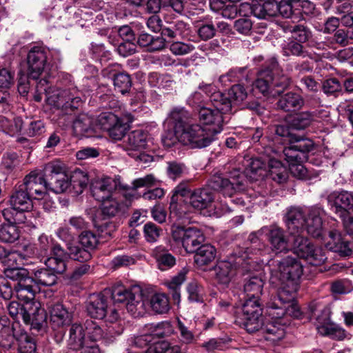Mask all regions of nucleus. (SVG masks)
Here are the masks:
<instances>
[{
	"mask_svg": "<svg viewBox=\"0 0 353 353\" xmlns=\"http://www.w3.org/2000/svg\"><path fill=\"white\" fill-rule=\"evenodd\" d=\"M268 267L270 282L277 288L275 296L267 303L268 314L272 319L299 316L301 312L295 299L303 274L302 264L298 259L287 256L280 261H270Z\"/></svg>",
	"mask_w": 353,
	"mask_h": 353,
	"instance_id": "obj_1",
	"label": "nucleus"
},
{
	"mask_svg": "<svg viewBox=\"0 0 353 353\" xmlns=\"http://www.w3.org/2000/svg\"><path fill=\"white\" fill-rule=\"evenodd\" d=\"M87 341L83 326L80 323H73L69 330L68 347L72 350H77Z\"/></svg>",
	"mask_w": 353,
	"mask_h": 353,
	"instance_id": "obj_30",
	"label": "nucleus"
},
{
	"mask_svg": "<svg viewBox=\"0 0 353 353\" xmlns=\"http://www.w3.org/2000/svg\"><path fill=\"white\" fill-rule=\"evenodd\" d=\"M152 256L155 259L158 268L161 271L168 270L176 265V258L163 245L157 246L152 250Z\"/></svg>",
	"mask_w": 353,
	"mask_h": 353,
	"instance_id": "obj_28",
	"label": "nucleus"
},
{
	"mask_svg": "<svg viewBox=\"0 0 353 353\" xmlns=\"http://www.w3.org/2000/svg\"><path fill=\"white\" fill-rule=\"evenodd\" d=\"M150 305L154 312L164 314L169 311L170 302L168 297L164 293H156L150 299Z\"/></svg>",
	"mask_w": 353,
	"mask_h": 353,
	"instance_id": "obj_47",
	"label": "nucleus"
},
{
	"mask_svg": "<svg viewBox=\"0 0 353 353\" xmlns=\"http://www.w3.org/2000/svg\"><path fill=\"white\" fill-rule=\"evenodd\" d=\"M245 172L250 181H257L265 175V164L259 159H252Z\"/></svg>",
	"mask_w": 353,
	"mask_h": 353,
	"instance_id": "obj_48",
	"label": "nucleus"
},
{
	"mask_svg": "<svg viewBox=\"0 0 353 353\" xmlns=\"http://www.w3.org/2000/svg\"><path fill=\"white\" fill-rule=\"evenodd\" d=\"M261 306L260 299L247 297L242 305L236 308V319L252 315H262Z\"/></svg>",
	"mask_w": 353,
	"mask_h": 353,
	"instance_id": "obj_35",
	"label": "nucleus"
},
{
	"mask_svg": "<svg viewBox=\"0 0 353 353\" xmlns=\"http://www.w3.org/2000/svg\"><path fill=\"white\" fill-rule=\"evenodd\" d=\"M111 296L114 303H123L128 312L139 316L145 312V302L142 288L139 285L125 288L117 285L105 289L102 293L89 296L86 310L92 318L103 319L107 315L108 298Z\"/></svg>",
	"mask_w": 353,
	"mask_h": 353,
	"instance_id": "obj_2",
	"label": "nucleus"
},
{
	"mask_svg": "<svg viewBox=\"0 0 353 353\" xmlns=\"http://www.w3.org/2000/svg\"><path fill=\"white\" fill-rule=\"evenodd\" d=\"M188 299L191 302H203V290L202 287L196 281L190 282L186 287Z\"/></svg>",
	"mask_w": 353,
	"mask_h": 353,
	"instance_id": "obj_58",
	"label": "nucleus"
},
{
	"mask_svg": "<svg viewBox=\"0 0 353 353\" xmlns=\"http://www.w3.org/2000/svg\"><path fill=\"white\" fill-rule=\"evenodd\" d=\"M305 103L303 97L294 92H288L280 97L276 103L277 108L285 112L300 110Z\"/></svg>",
	"mask_w": 353,
	"mask_h": 353,
	"instance_id": "obj_25",
	"label": "nucleus"
},
{
	"mask_svg": "<svg viewBox=\"0 0 353 353\" xmlns=\"http://www.w3.org/2000/svg\"><path fill=\"white\" fill-rule=\"evenodd\" d=\"M48 54V50L41 46H34L29 50L26 56L29 78H39L46 66Z\"/></svg>",
	"mask_w": 353,
	"mask_h": 353,
	"instance_id": "obj_12",
	"label": "nucleus"
},
{
	"mask_svg": "<svg viewBox=\"0 0 353 353\" xmlns=\"http://www.w3.org/2000/svg\"><path fill=\"white\" fill-rule=\"evenodd\" d=\"M99 243V237L93 232L85 230L79 236V243L92 253L97 249Z\"/></svg>",
	"mask_w": 353,
	"mask_h": 353,
	"instance_id": "obj_52",
	"label": "nucleus"
},
{
	"mask_svg": "<svg viewBox=\"0 0 353 353\" xmlns=\"http://www.w3.org/2000/svg\"><path fill=\"white\" fill-rule=\"evenodd\" d=\"M299 10L296 8L295 4H293L290 0H281L279 2L276 1V16L280 15L283 18L290 19L294 15H297V10Z\"/></svg>",
	"mask_w": 353,
	"mask_h": 353,
	"instance_id": "obj_53",
	"label": "nucleus"
},
{
	"mask_svg": "<svg viewBox=\"0 0 353 353\" xmlns=\"http://www.w3.org/2000/svg\"><path fill=\"white\" fill-rule=\"evenodd\" d=\"M307 210L300 208H292L288 211L285 221L290 235L303 232L305 221L307 219Z\"/></svg>",
	"mask_w": 353,
	"mask_h": 353,
	"instance_id": "obj_21",
	"label": "nucleus"
},
{
	"mask_svg": "<svg viewBox=\"0 0 353 353\" xmlns=\"http://www.w3.org/2000/svg\"><path fill=\"white\" fill-rule=\"evenodd\" d=\"M326 248L341 256H350L353 252V243L343 237L337 230H331L325 243Z\"/></svg>",
	"mask_w": 353,
	"mask_h": 353,
	"instance_id": "obj_17",
	"label": "nucleus"
},
{
	"mask_svg": "<svg viewBox=\"0 0 353 353\" xmlns=\"http://www.w3.org/2000/svg\"><path fill=\"white\" fill-rule=\"evenodd\" d=\"M332 210L340 217H345L353 211V192L348 191L334 192L327 196Z\"/></svg>",
	"mask_w": 353,
	"mask_h": 353,
	"instance_id": "obj_14",
	"label": "nucleus"
},
{
	"mask_svg": "<svg viewBox=\"0 0 353 353\" xmlns=\"http://www.w3.org/2000/svg\"><path fill=\"white\" fill-rule=\"evenodd\" d=\"M0 125L6 133L13 136L21 132L23 126V121L20 117L10 120L4 117H0Z\"/></svg>",
	"mask_w": 353,
	"mask_h": 353,
	"instance_id": "obj_50",
	"label": "nucleus"
},
{
	"mask_svg": "<svg viewBox=\"0 0 353 353\" xmlns=\"http://www.w3.org/2000/svg\"><path fill=\"white\" fill-rule=\"evenodd\" d=\"M271 79H272V74L270 70H262L259 77L254 83V89L257 90L264 96L272 95L274 92Z\"/></svg>",
	"mask_w": 353,
	"mask_h": 353,
	"instance_id": "obj_42",
	"label": "nucleus"
},
{
	"mask_svg": "<svg viewBox=\"0 0 353 353\" xmlns=\"http://www.w3.org/2000/svg\"><path fill=\"white\" fill-rule=\"evenodd\" d=\"M292 237V245L294 252L300 258L304 259L310 253L314 245L302 233L290 235Z\"/></svg>",
	"mask_w": 353,
	"mask_h": 353,
	"instance_id": "obj_38",
	"label": "nucleus"
},
{
	"mask_svg": "<svg viewBox=\"0 0 353 353\" xmlns=\"http://www.w3.org/2000/svg\"><path fill=\"white\" fill-rule=\"evenodd\" d=\"M283 50L284 54L286 56L293 55L303 58L309 57L311 59V54L305 50L301 43L298 41H290L284 46Z\"/></svg>",
	"mask_w": 353,
	"mask_h": 353,
	"instance_id": "obj_54",
	"label": "nucleus"
},
{
	"mask_svg": "<svg viewBox=\"0 0 353 353\" xmlns=\"http://www.w3.org/2000/svg\"><path fill=\"white\" fill-rule=\"evenodd\" d=\"M18 350L19 353H37L35 341L26 333L21 334L19 339Z\"/></svg>",
	"mask_w": 353,
	"mask_h": 353,
	"instance_id": "obj_61",
	"label": "nucleus"
},
{
	"mask_svg": "<svg viewBox=\"0 0 353 353\" xmlns=\"http://www.w3.org/2000/svg\"><path fill=\"white\" fill-rule=\"evenodd\" d=\"M174 327L169 321H163L154 325L152 330V338H164L174 333Z\"/></svg>",
	"mask_w": 353,
	"mask_h": 353,
	"instance_id": "obj_59",
	"label": "nucleus"
},
{
	"mask_svg": "<svg viewBox=\"0 0 353 353\" xmlns=\"http://www.w3.org/2000/svg\"><path fill=\"white\" fill-rule=\"evenodd\" d=\"M277 65V63L275 61L272 62V68L270 72H272V79H271V83L272 86L273 92L272 96L276 94L281 93L285 88H287L290 84V79L285 74H276L275 68Z\"/></svg>",
	"mask_w": 353,
	"mask_h": 353,
	"instance_id": "obj_43",
	"label": "nucleus"
},
{
	"mask_svg": "<svg viewBox=\"0 0 353 353\" xmlns=\"http://www.w3.org/2000/svg\"><path fill=\"white\" fill-rule=\"evenodd\" d=\"M185 115L181 125H177V132L180 134L181 142L192 148H203L208 146L214 140V135L219 133L215 128L202 127L199 124L190 123L189 114L183 108H179Z\"/></svg>",
	"mask_w": 353,
	"mask_h": 353,
	"instance_id": "obj_4",
	"label": "nucleus"
},
{
	"mask_svg": "<svg viewBox=\"0 0 353 353\" xmlns=\"http://www.w3.org/2000/svg\"><path fill=\"white\" fill-rule=\"evenodd\" d=\"M73 122L74 132L79 136L90 137L94 132L92 118L86 114H80Z\"/></svg>",
	"mask_w": 353,
	"mask_h": 353,
	"instance_id": "obj_37",
	"label": "nucleus"
},
{
	"mask_svg": "<svg viewBox=\"0 0 353 353\" xmlns=\"http://www.w3.org/2000/svg\"><path fill=\"white\" fill-rule=\"evenodd\" d=\"M19 237V231L16 225L3 224L0 227V241L13 243Z\"/></svg>",
	"mask_w": 353,
	"mask_h": 353,
	"instance_id": "obj_51",
	"label": "nucleus"
},
{
	"mask_svg": "<svg viewBox=\"0 0 353 353\" xmlns=\"http://www.w3.org/2000/svg\"><path fill=\"white\" fill-rule=\"evenodd\" d=\"M188 272V270L187 268H183L176 275L165 283L174 301L176 304H179L180 303L181 287L186 280Z\"/></svg>",
	"mask_w": 353,
	"mask_h": 353,
	"instance_id": "obj_34",
	"label": "nucleus"
},
{
	"mask_svg": "<svg viewBox=\"0 0 353 353\" xmlns=\"http://www.w3.org/2000/svg\"><path fill=\"white\" fill-rule=\"evenodd\" d=\"M342 90V85L336 78H330L323 82L322 90L328 97H337Z\"/></svg>",
	"mask_w": 353,
	"mask_h": 353,
	"instance_id": "obj_55",
	"label": "nucleus"
},
{
	"mask_svg": "<svg viewBox=\"0 0 353 353\" xmlns=\"http://www.w3.org/2000/svg\"><path fill=\"white\" fill-rule=\"evenodd\" d=\"M245 11H250L255 17L259 19L268 20L276 17V1L268 0L263 3H241L239 5V14L241 15Z\"/></svg>",
	"mask_w": 353,
	"mask_h": 353,
	"instance_id": "obj_15",
	"label": "nucleus"
},
{
	"mask_svg": "<svg viewBox=\"0 0 353 353\" xmlns=\"http://www.w3.org/2000/svg\"><path fill=\"white\" fill-rule=\"evenodd\" d=\"M50 321L54 328L70 325L72 321V312L62 303L53 304L50 309Z\"/></svg>",
	"mask_w": 353,
	"mask_h": 353,
	"instance_id": "obj_23",
	"label": "nucleus"
},
{
	"mask_svg": "<svg viewBox=\"0 0 353 353\" xmlns=\"http://www.w3.org/2000/svg\"><path fill=\"white\" fill-rule=\"evenodd\" d=\"M29 272L32 283L37 285L52 286L57 283V276L47 267L46 268L33 269Z\"/></svg>",
	"mask_w": 353,
	"mask_h": 353,
	"instance_id": "obj_31",
	"label": "nucleus"
},
{
	"mask_svg": "<svg viewBox=\"0 0 353 353\" xmlns=\"http://www.w3.org/2000/svg\"><path fill=\"white\" fill-rule=\"evenodd\" d=\"M162 232V228L152 222H148L143 226V234L147 242H157Z\"/></svg>",
	"mask_w": 353,
	"mask_h": 353,
	"instance_id": "obj_57",
	"label": "nucleus"
},
{
	"mask_svg": "<svg viewBox=\"0 0 353 353\" xmlns=\"http://www.w3.org/2000/svg\"><path fill=\"white\" fill-rule=\"evenodd\" d=\"M236 322L243 326L248 333L259 332L264 323L262 315L236 318Z\"/></svg>",
	"mask_w": 353,
	"mask_h": 353,
	"instance_id": "obj_44",
	"label": "nucleus"
},
{
	"mask_svg": "<svg viewBox=\"0 0 353 353\" xmlns=\"http://www.w3.org/2000/svg\"><path fill=\"white\" fill-rule=\"evenodd\" d=\"M266 235L270 249L275 254L286 252L290 250L288 239L281 228L271 225Z\"/></svg>",
	"mask_w": 353,
	"mask_h": 353,
	"instance_id": "obj_18",
	"label": "nucleus"
},
{
	"mask_svg": "<svg viewBox=\"0 0 353 353\" xmlns=\"http://www.w3.org/2000/svg\"><path fill=\"white\" fill-rule=\"evenodd\" d=\"M194 262L199 266L209 264L216 257V248L211 244H201L194 252Z\"/></svg>",
	"mask_w": 353,
	"mask_h": 353,
	"instance_id": "obj_39",
	"label": "nucleus"
},
{
	"mask_svg": "<svg viewBox=\"0 0 353 353\" xmlns=\"http://www.w3.org/2000/svg\"><path fill=\"white\" fill-rule=\"evenodd\" d=\"M32 199L26 190L19 185V189L11 196L10 203L11 206L23 212L32 209Z\"/></svg>",
	"mask_w": 353,
	"mask_h": 353,
	"instance_id": "obj_32",
	"label": "nucleus"
},
{
	"mask_svg": "<svg viewBox=\"0 0 353 353\" xmlns=\"http://www.w3.org/2000/svg\"><path fill=\"white\" fill-rule=\"evenodd\" d=\"M210 6L213 11L225 19H234L239 12V8L230 3L226 4L223 0H210Z\"/></svg>",
	"mask_w": 353,
	"mask_h": 353,
	"instance_id": "obj_40",
	"label": "nucleus"
},
{
	"mask_svg": "<svg viewBox=\"0 0 353 353\" xmlns=\"http://www.w3.org/2000/svg\"><path fill=\"white\" fill-rule=\"evenodd\" d=\"M81 92L72 87L67 89L51 88L48 92V103L57 110L56 121L60 126L72 123V114L83 105Z\"/></svg>",
	"mask_w": 353,
	"mask_h": 353,
	"instance_id": "obj_3",
	"label": "nucleus"
},
{
	"mask_svg": "<svg viewBox=\"0 0 353 353\" xmlns=\"http://www.w3.org/2000/svg\"><path fill=\"white\" fill-rule=\"evenodd\" d=\"M243 269L241 257L219 261L214 267L215 279L219 284L228 286L234 276Z\"/></svg>",
	"mask_w": 353,
	"mask_h": 353,
	"instance_id": "obj_10",
	"label": "nucleus"
},
{
	"mask_svg": "<svg viewBox=\"0 0 353 353\" xmlns=\"http://www.w3.org/2000/svg\"><path fill=\"white\" fill-rule=\"evenodd\" d=\"M324 212L319 208H312L307 210V219L304 227L307 233L315 239H321L323 233L322 217Z\"/></svg>",
	"mask_w": 353,
	"mask_h": 353,
	"instance_id": "obj_16",
	"label": "nucleus"
},
{
	"mask_svg": "<svg viewBox=\"0 0 353 353\" xmlns=\"http://www.w3.org/2000/svg\"><path fill=\"white\" fill-rule=\"evenodd\" d=\"M266 340L276 341L285 336L284 326L276 321L267 320L259 332Z\"/></svg>",
	"mask_w": 353,
	"mask_h": 353,
	"instance_id": "obj_29",
	"label": "nucleus"
},
{
	"mask_svg": "<svg viewBox=\"0 0 353 353\" xmlns=\"http://www.w3.org/2000/svg\"><path fill=\"white\" fill-rule=\"evenodd\" d=\"M21 186L33 199H40L48 189L47 178L37 171H32L26 175Z\"/></svg>",
	"mask_w": 353,
	"mask_h": 353,
	"instance_id": "obj_13",
	"label": "nucleus"
},
{
	"mask_svg": "<svg viewBox=\"0 0 353 353\" xmlns=\"http://www.w3.org/2000/svg\"><path fill=\"white\" fill-rule=\"evenodd\" d=\"M113 83L115 90H117L122 94L129 92L132 87L131 77L125 72H119L114 74Z\"/></svg>",
	"mask_w": 353,
	"mask_h": 353,
	"instance_id": "obj_49",
	"label": "nucleus"
},
{
	"mask_svg": "<svg viewBox=\"0 0 353 353\" xmlns=\"http://www.w3.org/2000/svg\"><path fill=\"white\" fill-rule=\"evenodd\" d=\"M5 274L7 277L17 281L14 287L17 299L24 301L27 305H32L30 302L34 300L36 291L32 286L29 271L24 268H13L6 270Z\"/></svg>",
	"mask_w": 353,
	"mask_h": 353,
	"instance_id": "obj_5",
	"label": "nucleus"
},
{
	"mask_svg": "<svg viewBox=\"0 0 353 353\" xmlns=\"http://www.w3.org/2000/svg\"><path fill=\"white\" fill-rule=\"evenodd\" d=\"M67 252L60 245H56L52 250V256L48 257L44 263L54 274H63L67 268Z\"/></svg>",
	"mask_w": 353,
	"mask_h": 353,
	"instance_id": "obj_22",
	"label": "nucleus"
},
{
	"mask_svg": "<svg viewBox=\"0 0 353 353\" xmlns=\"http://www.w3.org/2000/svg\"><path fill=\"white\" fill-rule=\"evenodd\" d=\"M172 237L176 243H181L187 252L194 253L204 242L202 231L196 227L174 226Z\"/></svg>",
	"mask_w": 353,
	"mask_h": 353,
	"instance_id": "obj_7",
	"label": "nucleus"
},
{
	"mask_svg": "<svg viewBox=\"0 0 353 353\" xmlns=\"http://www.w3.org/2000/svg\"><path fill=\"white\" fill-rule=\"evenodd\" d=\"M230 183L234 186L235 192L244 189L245 184L248 179L246 172H241L239 169H233L229 173Z\"/></svg>",
	"mask_w": 353,
	"mask_h": 353,
	"instance_id": "obj_56",
	"label": "nucleus"
},
{
	"mask_svg": "<svg viewBox=\"0 0 353 353\" xmlns=\"http://www.w3.org/2000/svg\"><path fill=\"white\" fill-rule=\"evenodd\" d=\"M268 176L277 183L286 182L288 171L282 162L276 159H270L268 162Z\"/></svg>",
	"mask_w": 353,
	"mask_h": 353,
	"instance_id": "obj_33",
	"label": "nucleus"
},
{
	"mask_svg": "<svg viewBox=\"0 0 353 353\" xmlns=\"http://www.w3.org/2000/svg\"><path fill=\"white\" fill-rule=\"evenodd\" d=\"M147 135L142 130H134L128 134L123 142V149L136 160L145 161L149 157L144 153L147 145Z\"/></svg>",
	"mask_w": 353,
	"mask_h": 353,
	"instance_id": "obj_11",
	"label": "nucleus"
},
{
	"mask_svg": "<svg viewBox=\"0 0 353 353\" xmlns=\"http://www.w3.org/2000/svg\"><path fill=\"white\" fill-rule=\"evenodd\" d=\"M208 188L220 192L225 196L232 197L236 192L230 180L224 178L221 174L212 175L208 182Z\"/></svg>",
	"mask_w": 353,
	"mask_h": 353,
	"instance_id": "obj_26",
	"label": "nucleus"
},
{
	"mask_svg": "<svg viewBox=\"0 0 353 353\" xmlns=\"http://www.w3.org/2000/svg\"><path fill=\"white\" fill-rule=\"evenodd\" d=\"M199 118L203 124L206 125H213L210 128H215L221 130V125L223 122V119L221 113L216 109H211L210 108L201 107L199 110Z\"/></svg>",
	"mask_w": 353,
	"mask_h": 353,
	"instance_id": "obj_27",
	"label": "nucleus"
},
{
	"mask_svg": "<svg viewBox=\"0 0 353 353\" xmlns=\"http://www.w3.org/2000/svg\"><path fill=\"white\" fill-rule=\"evenodd\" d=\"M137 199L134 193L129 192L127 190L113 194L108 199L101 201V212L104 216L110 218L124 212L131 205L132 201Z\"/></svg>",
	"mask_w": 353,
	"mask_h": 353,
	"instance_id": "obj_8",
	"label": "nucleus"
},
{
	"mask_svg": "<svg viewBox=\"0 0 353 353\" xmlns=\"http://www.w3.org/2000/svg\"><path fill=\"white\" fill-rule=\"evenodd\" d=\"M87 174L81 171H75L70 177V185H72L77 192H82L88 183Z\"/></svg>",
	"mask_w": 353,
	"mask_h": 353,
	"instance_id": "obj_62",
	"label": "nucleus"
},
{
	"mask_svg": "<svg viewBox=\"0 0 353 353\" xmlns=\"http://www.w3.org/2000/svg\"><path fill=\"white\" fill-rule=\"evenodd\" d=\"M128 185L121 183V177H103L92 181L90 184V192L92 196L98 201H104L113 194L127 190Z\"/></svg>",
	"mask_w": 353,
	"mask_h": 353,
	"instance_id": "obj_9",
	"label": "nucleus"
},
{
	"mask_svg": "<svg viewBox=\"0 0 353 353\" xmlns=\"http://www.w3.org/2000/svg\"><path fill=\"white\" fill-rule=\"evenodd\" d=\"M185 118V115L179 108L174 109L170 114L168 122L173 128V132L168 131L162 137V142L165 147H171L177 141L181 142L180 134H178L176 128L177 125H181L183 119Z\"/></svg>",
	"mask_w": 353,
	"mask_h": 353,
	"instance_id": "obj_20",
	"label": "nucleus"
},
{
	"mask_svg": "<svg viewBox=\"0 0 353 353\" xmlns=\"http://www.w3.org/2000/svg\"><path fill=\"white\" fill-rule=\"evenodd\" d=\"M263 285L264 281L260 276H252L245 279L243 290L248 298L260 299Z\"/></svg>",
	"mask_w": 353,
	"mask_h": 353,
	"instance_id": "obj_36",
	"label": "nucleus"
},
{
	"mask_svg": "<svg viewBox=\"0 0 353 353\" xmlns=\"http://www.w3.org/2000/svg\"><path fill=\"white\" fill-rule=\"evenodd\" d=\"M312 120V113L309 111H304L294 115L289 124L292 128L301 130L310 126Z\"/></svg>",
	"mask_w": 353,
	"mask_h": 353,
	"instance_id": "obj_46",
	"label": "nucleus"
},
{
	"mask_svg": "<svg viewBox=\"0 0 353 353\" xmlns=\"http://www.w3.org/2000/svg\"><path fill=\"white\" fill-rule=\"evenodd\" d=\"M48 189L60 194L70 186V176L66 174L65 164L59 161L47 163L44 168Z\"/></svg>",
	"mask_w": 353,
	"mask_h": 353,
	"instance_id": "obj_6",
	"label": "nucleus"
},
{
	"mask_svg": "<svg viewBox=\"0 0 353 353\" xmlns=\"http://www.w3.org/2000/svg\"><path fill=\"white\" fill-rule=\"evenodd\" d=\"M214 107L219 110L221 114L230 112L232 108V102L228 94H223L221 92H215L212 96V101Z\"/></svg>",
	"mask_w": 353,
	"mask_h": 353,
	"instance_id": "obj_45",
	"label": "nucleus"
},
{
	"mask_svg": "<svg viewBox=\"0 0 353 353\" xmlns=\"http://www.w3.org/2000/svg\"><path fill=\"white\" fill-rule=\"evenodd\" d=\"M67 258L81 263H86L92 257V253L80 244L69 243L67 244Z\"/></svg>",
	"mask_w": 353,
	"mask_h": 353,
	"instance_id": "obj_41",
	"label": "nucleus"
},
{
	"mask_svg": "<svg viewBox=\"0 0 353 353\" xmlns=\"http://www.w3.org/2000/svg\"><path fill=\"white\" fill-rule=\"evenodd\" d=\"M119 118L112 112H103L98 117V124L100 128L108 132L112 126L119 121Z\"/></svg>",
	"mask_w": 353,
	"mask_h": 353,
	"instance_id": "obj_64",
	"label": "nucleus"
},
{
	"mask_svg": "<svg viewBox=\"0 0 353 353\" xmlns=\"http://www.w3.org/2000/svg\"><path fill=\"white\" fill-rule=\"evenodd\" d=\"M310 251V253H308V256L304 257V259L309 264L314 266H319L325 261L327 258L321 248H317L314 245Z\"/></svg>",
	"mask_w": 353,
	"mask_h": 353,
	"instance_id": "obj_60",
	"label": "nucleus"
},
{
	"mask_svg": "<svg viewBox=\"0 0 353 353\" xmlns=\"http://www.w3.org/2000/svg\"><path fill=\"white\" fill-rule=\"evenodd\" d=\"M214 199V193L210 188H198L191 193L190 203L196 210H203L210 207Z\"/></svg>",
	"mask_w": 353,
	"mask_h": 353,
	"instance_id": "obj_24",
	"label": "nucleus"
},
{
	"mask_svg": "<svg viewBox=\"0 0 353 353\" xmlns=\"http://www.w3.org/2000/svg\"><path fill=\"white\" fill-rule=\"evenodd\" d=\"M47 314L43 308L39 307L35 303L28 306V310L23 315V322L30 325L32 330H41L46 324Z\"/></svg>",
	"mask_w": 353,
	"mask_h": 353,
	"instance_id": "obj_19",
	"label": "nucleus"
},
{
	"mask_svg": "<svg viewBox=\"0 0 353 353\" xmlns=\"http://www.w3.org/2000/svg\"><path fill=\"white\" fill-rule=\"evenodd\" d=\"M228 94L232 104H239L248 97V93L245 88L240 84H236L232 86L228 90Z\"/></svg>",
	"mask_w": 353,
	"mask_h": 353,
	"instance_id": "obj_63",
	"label": "nucleus"
}]
</instances>
